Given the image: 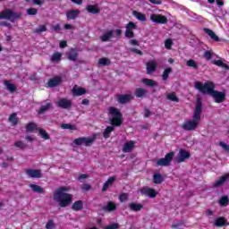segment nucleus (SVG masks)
Segmentation results:
<instances>
[{
    "instance_id": "37",
    "label": "nucleus",
    "mask_w": 229,
    "mask_h": 229,
    "mask_svg": "<svg viewBox=\"0 0 229 229\" xmlns=\"http://www.w3.org/2000/svg\"><path fill=\"white\" fill-rule=\"evenodd\" d=\"M4 85L7 89V90H9V92H11L12 94H13V92H15V90H17V86L11 83L10 81H5Z\"/></svg>"
},
{
    "instance_id": "22",
    "label": "nucleus",
    "mask_w": 229,
    "mask_h": 229,
    "mask_svg": "<svg viewBox=\"0 0 229 229\" xmlns=\"http://www.w3.org/2000/svg\"><path fill=\"white\" fill-rule=\"evenodd\" d=\"M102 210L105 212H114V210H117V204L114 201H109L102 208Z\"/></svg>"
},
{
    "instance_id": "28",
    "label": "nucleus",
    "mask_w": 229,
    "mask_h": 229,
    "mask_svg": "<svg viewBox=\"0 0 229 229\" xmlns=\"http://www.w3.org/2000/svg\"><path fill=\"white\" fill-rule=\"evenodd\" d=\"M132 15L140 22H146L148 21V18L146 17V14L138 12V11H133Z\"/></svg>"
},
{
    "instance_id": "35",
    "label": "nucleus",
    "mask_w": 229,
    "mask_h": 229,
    "mask_svg": "<svg viewBox=\"0 0 229 229\" xmlns=\"http://www.w3.org/2000/svg\"><path fill=\"white\" fill-rule=\"evenodd\" d=\"M141 82L147 87H157L158 85L156 81L148 78L142 79Z\"/></svg>"
},
{
    "instance_id": "15",
    "label": "nucleus",
    "mask_w": 229,
    "mask_h": 229,
    "mask_svg": "<svg viewBox=\"0 0 229 229\" xmlns=\"http://www.w3.org/2000/svg\"><path fill=\"white\" fill-rule=\"evenodd\" d=\"M56 106L63 108V110H69L72 106V101L64 98H60L56 103Z\"/></svg>"
},
{
    "instance_id": "14",
    "label": "nucleus",
    "mask_w": 229,
    "mask_h": 229,
    "mask_svg": "<svg viewBox=\"0 0 229 229\" xmlns=\"http://www.w3.org/2000/svg\"><path fill=\"white\" fill-rule=\"evenodd\" d=\"M150 21L156 24H167V17L162 14H150Z\"/></svg>"
},
{
    "instance_id": "5",
    "label": "nucleus",
    "mask_w": 229,
    "mask_h": 229,
    "mask_svg": "<svg viewBox=\"0 0 229 229\" xmlns=\"http://www.w3.org/2000/svg\"><path fill=\"white\" fill-rule=\"evenodd\" d=\"M0 19L1 20H7L11 22H13L15 19H21V13L13 12L12 9H5L0 12Z\"/></svg>"
},
{
    "instance_id": "8",
    "label": "nucleus",
    "mask_w": 229,
    "mask_h": 229,
    "mask_svg": "<svg viewBox=\"0 0 229 229\" xmlns=\"http://www.w3.org/2000/svg\"><path fill=\"white\" fill-rule=\"evenodd\" d=\"M114 33H115L116 37H121V35H123V30L118 29L116 30H107L100 37V40H102V42H108L110 38L114 37Z\"/></svg>"
},
{
    "instance_id": "33",
    "label": "nucleus",
    "mask_w": 229,
    "mask_h": 229,
    "mask_svg": "<svg viewBox=\"0 0 229 229\" xmlns=\"http://www.w3.org/2000/svg\"><path fill=\"white\" fill-rule=\"evenodd\" d=\"M226 218L220 216L216 219L215 221V226H217L218 228H222L223 226H226Z\"/></svg>"
},
{
    "instance_id": "19",
    "label": "nucleus",
    "mask_w": 229,
    "mask_h": 229,
    "mask_svg": "<svg viewBox=\"0 0 229 229\" xmlns=\"http://www.w3.org/2000/svg\"><path fill=\"white\" fill-rule=\"evenodd\" d=\"M66 56L67 58L71 61V62H76V60H78V50H76V48H71L67 53H66Z\"/></svg>"
},
{
    "instance_id": "43",
    "label": "nucleus",
    "mask_w": 229,
    "mask_h": 229,
    "mask_svg": "<svg viewBox=\"0 0 229 229\" xmlns=\"http://www.w3.org/2000/svg\"><path fill=\"white\" fill-rule=\"evenodd\" d=\"M111 64H112V62L110 61V59H108L106 57H102V58L98 59V65L108 66Z\"/></svg>"
},
{
    "instance_id": "54",
    "label": "nucleus",
    "mask_w": 229,
    "mask_h": 229,
    "mask_svg": "<svg viewBox=\"0 0 229 229\" xmlns=\"http://www.w3.org/2000/svg\"><path fill=\"white\" fill-rule=\"evenodd\" d=\"M37 13H38L37 8L30 7L27 10V15H37Z\"/></svg>"
},
{
    "instance_id": "4",
    "label": "nucleus",
    "mask_w": 229,
    "mask_h": 229,
    "mask_svg": "<svg viewBox=\"0 0 229 229\" xmlns=\"http://www.w3.org/2000/svg\"><path fill=\"white\" fill-rule=\"evenodd\" d=\"M61 208H65L72 203V195L71 193H61L54 196Z\"/></svg>"
},
{
    "instance_id": "6",
    "label": "nucleus",
    "mask_w": 229,
    "mask_h": 229,
    "mask_svg": "<svg viewBox=\"0 0 229 229\" xmlns=\"http://www.w3.org/2000/svg\"><path fill=\"white\" fill-rule=\"evenodd\" d=\"M173 158H174V152L172 151L167 153L165 157L159 158L156 161V167H167L171 165Z\"/></svg>"
},
{
    "instance_id": "40",
    "label": "nucleus",
    "mask_w": 229,
    "mask_h": 229,
    "mask_svg": "<svg viewBox=\"0 0 229 229\" xmlns=\"http://www.w3.org/2000/svg\"><path fill=\"white\" fill-rule=\"evenodd\" d=\"M166 99L169 101H174V103H178L180 101V98L176 97V94L174 92L167 93Z\"/></svg>"
},
{
    "instance_id": "18",
    "label": "nucleus",
    "mask_w": 229,
    "mask_h": 229,
    "mask_svg": "<svg viewBox=\"0 0 229 229\" xmlns=\"http://www.w3.org/2000/svg\"><path fill=\"white\" fill-rule=\"evenodd\" d=\"M135 148V141L130 140L124 143L122 151L123 153H131Z\"/></svg>"
},
{
    "instance_id": "25",
    "label": "nucleus",
    "mask_w": 229,
    "mask_h": 229,
    "mask_svg": "<svg viewBox=\"0 0 229 229\" xmlns=\"http://www.w3.org/2000/svg\"><path fill=\"white\" fill-rule=\"evenodd\" d=\"M229 174H225L223 175L219 180L216 181L215 183L213 184V187L217 189V187H221V185L226 183L228 182Z\"/></svg>"
},
{
    "instance_id": "56",
    "label": "nucleus",
    "mask_w": 229,
    "mask_h": 229,
    "mask_svg": "<svg viewBox=\"0 0 229 229\" xmlns=\"http://www.w3.org/2000/svg\"><path fill=\"white\" fill-rule=\"evenodd\" d=\"M126 199H128V193H121L119 195V201L121 203H124V201H126Z\"/></svg>"
},
{
    "instance_id": "13",
    "label": "nucleus",
    "mask_w": 229,
    "mask_h": 229,
    "mask_svg": "<svg viewBox=\"0 0 229 229\" xmlns=\"http://www.w3.org/2000/svg\"><path fill=\"white\" fill-rule=\"evenodd\" d=\"M133 98H134V97L131 94L116 95V99L120 105H126V104L130 103V101H132Z\"/></svg>"
},
{
    "instance_id": "64",
    "label": "nucleus",
    "mask_w": 229,
    "mask_h": 229,
    "mask_svg": "<svg viewBox=\"0 0 229 229\" xmlns=\"http://www.w3.org/2000/svg\"><path fill=\"white\" fill-rule=\"evenodd\" d=\"M81 189L82 191H89V189H91V186L89 183H85L82 185Z\"/></svg>"
},
{
    "instance_id": "51",
    "label": "nucleus",
    "mask_w": 229,
    "mask_h": 229,
    "mask_svg": "<svg viewBox=\"0 0 229 229\" xmlns=\"http://www.w3.org/2000/svg\"><path fill=\"white\" fill-rule=\"evenodd\" d=\"M44 31H47V27L46 25H42L37 29L34 30V33H44Z\"/></svg>"
},
{
    "instance_id": "9",
    "label": "nucleus",
    "mask_w": 229,
    "mask_h": 229,
    "mask_svg": "<svg viewBox=\"0 0 229 229\" xmlns=\"http://www.w3.org/2000/svg\"><path fill=\"white\" fill-rule=\"evenodd\" d=\"M137 28V23L133 22V21H129L126 25H125V38H135V32H133V30Z\"/></svg>"
},
{
    "instance_id": "52",
    "label": "nucleus",
    "mask_w": 229,
    "mask_h": 229,
    "mask_svg": "<svg viewBox=\"0 0 229 229\" xmlns=\"http://www.w3.org/2000/svg\"><path fill=\"white\" fill-rule=\"evenodd\" d=\"M36 128H37V124L34 123H29L26 125L27 131H34Z\"/></svg>"
},
{
    "instance_id": "20",
    "label": "nucleus",
    "mask_w": 229,
    "mask_h": 229,
    "mask_svg": "<svg viewBox=\"0 0 229 229\" xmlns=\"http://www.w3.org/2000/svg\"><path fill=\"white\" fill-rule=\"evenodd\" d=\"M73 96H83L84 94H87V89L85 88H80L78 85L73 86L72 89Z\"/></svg>"
},
{
    "instance_id": "30",
    "label": "nucleus",
    "mask_w": 229,
    "mask_h": 229,
    "mask_svg": "<svg viewBox=\"0 0 229 229\" xmlns=\"http://www.w3.org/2000/svg\"><path fill=\"white\" fill-rule=\"evenodd\" d=\"M29 187L32 190V192H38V194H46V191L41 186L37 184H30Z\"/></svg>"
},
{
    "instance_id": "42",
    "label": "nucleus",
    "mask_w": 229,
    "mask_h": 229,
    "mask_svg": "<svg viewBox=\"0 0 229 229\" xmlns=\"http://www.w3.org/2000/svg\"><path fill=\"white\" fill-rule=\"evenodd\" d=\"M49 108H51V103H47L45 106H40L39 110L38 111V114H39L40 115L42 114H46V112H47Z\"/></svg>"
},
{
    "instance_id": "47",
    "label": "nucleus",
    "mask_w": 229,
    "mask_h": 229,
    "mask_svg": "<svg viewBox=\"0 0 229 229\" xmlns=\"http://www.w3.org/2000/svg\"><path fill=\"white\" fill-rule=\"evenodd\" d=\"M60 60H62V53H60V52L54 53L51 57V61L52 62H60Z\"/></svg>"
},
{
    "instance_id": "10",
    "label": "nucleus",
    "mask_w": 229,
    "mask_h": 229,
    "mask_svg": "<svg viewBox=\"0 0 229 229\" xmlns=\"http://www.w3.org/2000/svg\"><path fill=\"white\" fill-rule=\"evenodd\" d=\"M189 158H191V152H189L183 148H181V149H179V153L175 159V162L177 164H182V162L189 160Z\"/></svg>"
},
{
    "instance_id": "39",
    "label": "nucleus",
    "mask_w": 229,
    "mask_h": 229,
    "mask_svg": "<svg viewBox=\"0 0 229 229\" xmlns=\"http://www.w3.org/2000/svg\"><path fill=\"white\" fill-rule=\"evenodd\" d=\"M9 123H12L13 126L19 124V118L17 117V113H13L9 116Z\"/></svg>"
},
{
    "instance_id": "23",
    "label": "nucleus",
    "mask_w": 229,
    "mask_h": 229,
    "mask_svg": "<svg viewBox=\"0 0 229 229\" xmlns=\"http://www.w3.org/2000/svg\"><path fill=\"white\" fill-rule=\"evenodd\" d=\"M117 180V177L115 176H111L107 179V181L104 183L102 187V192H106V191L114 185V182Z\"/></svg>"
},
{
    "instance_id": "11",
    "label": "nucleus",
    "mask_w": 229,
    "mask_h": 229,
    "mask_svg": "<svg viewBox=\"0 0 229 229\" xmlns=\"http://www.w3.org/2000/svg\"><path fill=\"white\" fill-rule=\"evenodd\" d=\"M211 98H213L215 103H225L226 101V93L222 91L215 90L211 94Z\"/></svg>"
},
{
    "instance_id": "50",
    "label": "nucleus",
    "mask_w": 229,
    "mask_h": 229,
    "mask_svg": "<svg viewBox=\"0 0 229 229\" xmlns=\"http://www.w3.org/2000/svg\"><path fill=\"white\" fill-rule=\"evenodd\" d=\"M188 67H192V69H198V63L194 59H190L186 62Z\"/></svg>"
},
{
    "instance_id": "1",
    "label": "nucleus",
    "mask_w": 229,
    "mask_h": 229,
    "mask_svg": "<svg viewBox=\"0 0 229 229\" xmlns=\"http://www.w3.org/2000/svg\"><path fill=\"white\" fill-rule=\"evenodd\" d=\"M203 112V101L201 98H197L195 110L193 111V119L184 122L181 128L184 131H194L199 126V122L201 121V113Z\"/></svg>"
},
{
    "instance_id": "17",
    "label": "nucleus",
    "mask_w": 229,
    "mask_h": 229,
    "mask_svg": "<svg viewBox=\"0 0 229 229\" xmlns=\"http://www.w3.org/2000/svg\"><path fill=\"white\" fill-rule=\"evenodd\" d=\"M81 11L80 10H69L66 12V19L67 21H74L80 17Z\"/></svg>"
},
{
    "instance_id": "38",
    "label": "nucleus",
    "mask_w": 229,
    "mask_h": 229,
    "mask_svg": "<svg viewBox=\"0 0 229 229\" xmlns=\"http://www.w3.org/2000/svg\"><path fill=\"white\" fill-rule=\"evenodd\" d=\"M171 72H173V68L171 67H167L164 70L162 75L163 81H167V80L169 79V74H171Z\"/></svg>"
},
{
    "instance_id": "29",
    "label": "nucleus",
    "mask_w": 229,
    "mask_h": 229,
    "mask_svg": "<svg viewBox=\"0 0 229 229\" xmlns=\"http://www.w3.org/2000/svg\"><path fill=\"white\" fill-rule=\"evenodd\" d=\"M164 180L165 179L164 178V176H162V174H153V183H156L157 185H160L164 183Z\"/></svg>"
},
{
    "instance_id": "7",
    "label": "nucleus",
    "mask_w": 229,
    "mask_h": 229,
    "mask_svg": "<svg viewBox=\"0 0 229 229\" xmlns=\"http://www.w3.org/2000/svg\"><path fill=\"white\" fill-rule=\"evenodd\" d=\"M96 134H94L92 138L81 137L75 139L73 140V143L75 144V146H81V144H84L86 147H89L92 146V143L96 140Z\"/></svg>"
},
{
    "instance_id": "46",
    "label": "nucleus",
    "mask_w": 229,
    "mask_h": 229,
    "mask_svg": "<svg viewBox=\"0 0 229 229\" xmlns=\"http://www.w3.org/2000/svg\"><path fill=\"white\" fill-rule=\"evenodd\" d=\"M61 128H63V130H73V131L78 130V128L76 127V125L71 124V123H63V124L61 125Z\"/></svg>"
},
{
    "instance_id": "36",
    "label": "nucleus",
    "mask_w": 229,
    "mask_h": 229,
    "mask_svg": "<svg viewBox=\"0 0 229 229\" xmlns=\"http://www.w3.org/2000/svg\"><path fill=\"white\" fill-rule=\"evenodd\" d=\"M146 94H148V90H146L142 88L136 89V90L134 92V96H136V98H144V96H146Z\"/></svg>"
},
{
    "instance_id": "44",
    "label": "nucleus",
    "mask_w": 229,
    "mask_h": 229,
    "mask_svg": "<svg viewBox=\"0 0 229 229\" xmlns=\"http://www.w3.org/2000/svg\"><path fill=\"white\" fill-rule=\"evenodd\" d=\"M219 205L221 207H228V203H229V199L228 196H223L219 201H218Z\"/></svg>"
},
{
    "instance_id": "27",
    "label": "nucleus",
    "mask_w": 229,
    "mask_h": 229,
    "mask_svg": "<svg viewBox=\"0 0 229 229\" xmlns=\"http://www.w3.org/2000/svg\"><path fill=\"white\" fill-rule=\"evenodd\" d=\"M144 208V206L140 203H130L129 204V209L131 210V212H140Z\"/></svg>"
},
{
    "instance_id": "63",
    "label": "nucleus",
    "mask_w": 229,
    "mask_h": 229,
    "mask_svg": "<svg viewBox=\"0 0 229 229\" xmlns=\"http://www.w3.org/2000/svg\"><path fill=\"white\" fill-rule=\"evenodd\" d=\"M182 225H183L182 222H179V223H177V224H173V225H171V228H173V229L180 228V226H182Z\"/></svg>"
},
{
    "instance_id": "3",
    "label": "nucleus",
    "mask_w": 229,
    "mask_h": 229,
    "mask_svg": "<svg viewBox=\"0 0 229 229\" xmlns=\"http://www.w3.org/2000/svg\"><path fill=\"white\" fill-rule=\"evenodd\" d=\"M109 114L112 115L110 123L113 128H119L123 124V114L117 107L111 106L109 108Z\"/></svg>"
},
{
    "instance_id": "45",
    "label": "nucleus",
    "mask_w": 229,
    "mask_h": 229,
    "mask_svg": "<svg viewBox=\"0 0 229 229\" xmlns=\"http://www.w3.org/2000/svg\"><path fill=\"white\" fill-rule=\"evenodd\" d=\"M69 191V187L67 186H63L60 187L56 190L55 194V195H60V194H67L66 192Z\"/></svg>"
},
{
    "instance_id": "48",
    "label": "nucleus",
    "mask_w": 229,
    "mask_h": 229,
    "mask_svg": "<svg viewBox=\"0 0 229 229\" xmlns=\"http://www.w3.org/2000/svg\"><path fill=\"white\" fill-rule=\"evenodd\" d=\"M214 55H216V54H214V51L212 49L206 50L204 52V58H206V60H208V61H210V59L212 58V56H214Z\"/></svg>"
},
{
    "instance_id": "2",
    "label": "nucleus",
    "mask_w": 229,
    "mask_h": 229,
    "mask_svg": "<svg viewBox=\"0 0 229 229\" xmlns=\"http://www.w3.org/2000/svg\"><path fill=\"white\" fill-rule=\"evenodd\" d=\"M195 89L200 91L201 94L211 96V94L216 90V84L210 81H205L204 84L201 81H196Z\"/></svg>"
},
{
    "instance_id": "58",
    "label": "nucleus",
    "mask_w": 229,
    "mask_h": 229,
    "mask_svg": "<svg viewBox=\"0 0 229 229\" xmlns=\"http://www.w3.org/2000/svg\"><path fill=\"white\" fill-rule=\"evenodd\" d=\"M47 229H55V223L53 220H49L46 225Z\"/></svg>"
},
{
    "instance_id": "55",
    "label": "nucleus",
    "mask_w": 229,
    "mask_h": 229,
    "mask_svg": "<svg viewBox=\"0 0 229 229\" xmlns=\"http://www.w3.org/2000/svg\"><path fill=\"white\" fill-rule=\"evenodd\" d=\"M219 146L220 148H222V149H224L226 153H229V145L225 143V141H220L219 142Z\"/></svg>"
},
{
    "instance_id": "34",
    "label": "nucleus",
    "mask_w": 229,
    "mask_h": 229,
    "mask_svg": "<svg viewBox=\"0 0 229 229\" xmlns=\"http://www.w3.org/2000/svg\"><path fill=\"white\" fill-rule=\"evenodd\" d=\"M115 128L114 126H107L103 132L104 139H110V135H112V131H114Z\"/></svg>"
},
{
    "instance_id": "53",
    "label": "nucleus",
    "mask_w": 229,
    "mask_h": 229,
    "mask_svg": "<svg viewBox=\"0 0 229 229\" xmlns=\"http://www.w3.org/2000/svg\"><path fill=\"white\" fill-rule=\"evenodd\" d=\"M15 148H20L21 149H24L25 148H28V145L26 143H23L21 140H18L14 143Z\"/></svg>"
},
{
    "instance_id": "32",
    "label": "nucleus",
    "mask_w": 229,
    "mask_h": 229,
    "mask_svg": "<svg viewBox=\"0 0 229 229\" xmlns=\"http://www.w3.org/2000/svg\"><path fill=\"white\" fill-rule=\"evenodd\" d=\"M86 10H87V12H89V13H92L93 15H96V14L99 13V12H100L99 8L96 4L87 5Z\"/></svg>"
},
{
    "instance_id": "12",
    "label": "nucleus",
    "mask_w": 229,
    "mask_h": 229,
    "mask_svg": "<svg viewBox=\"0 0 229 229\" xmlns=\"http://www.w3.org/2000/svg\"><path fill=\"white\" fill-rule=\"evenodd\" d=\"M140 192L142 196H148V198H155L158 195V192H157V190L153 188H149L148 186L142 187L140 189Z\"/></svg>"
},
{
    "instance_id": "60",
    "label": "nucleus",
    "mask_w": 229,
    "mask_h": 229,
    "mask_svg": "<svg viewBox=\"0 0 229 229\" xmlns=\"http://www.w3.org/2000/svg\"><path fill=\"white\" fill-rule=\"evenodd\" d=\"M87 178H89V174H81L79 175V177L77 178V180L79 182H81V180H87Z\"/></svg>"
},
{
    "instance_id": "16",
    "label": "nucleus",
    "mask_w": 229,
    "mask_h": 229,
    "mask_svg": "<svg viewBox=\"0 0 229 229\" xmlns=\"http://www.w3.org/2000/svg\"><path fill=\"white\" fill-rule=\"evenodd\" d=\"M26 174L30 178H42V170H40V169H27Z\"/></svg>"
},
{
    "instance_id": "57",
    "label": "nucleus",
    "mask_w": 229,
    "mask_h": 229,
    "mask_svg": "<svg viewBox=\"0 0 229 229\" xmlns=\"http://www.w3.org/2000/svg\"><path fill=\"white\" fill-rule=\"evenodd\" d=\"M165 49H171V47H173V40L172 39H166L165 41Z\"/></svg>"
},
{
    "instance_id": "61",
    "label": "nucleus",
    "mask_w": 229,
    "mask_h": 229,
    "mask_svg": "<svg viewBox=\"0 0 229 229\" xmlns=\"http://www.w3.org/2000/svg\"><path fill=\"white\" fill-rule=\"evenodd\" d=\"M59 47L61 49H65V47H67V41L66 40H62L59 43Z\"/></svg>"
},
{
    "instance_id": "26",
    "label": "nucleus",
    "mask_w": 229,
    "mask_h": 229,
    "mask_svg": "<svg viewBox=\"0 0 229 229\" xmlns=\"http://www.w3.org/2000/svg\"><path fill=\"white\" fill-rule=\"evenodd\" d=\"M204 31L207 35H208V37H210L211 40H214V42H219V36H216L214 30L208 28H204Z\"/></svg>"
},
{
    "instance_id": "59",
    "label": "nucleus",
    "mask_w": 229,
    "mask_h": 229,
    "mask_svg": "<svg viewBox=\"0 0 229 229\" xmlns=\"http://www.w3.org/2000/svg\"><path fill=\"white\" fill-rule=\"evenodd\" d=\"M106 229H119V224L117 223L111 224L110 225H107Z\"/></svg>"
},
{
    "instance_id": "31",
    "label": "nucleus",
    "mask_w": 229,
    "mask_h": 229,
    "mask_svg": "<svg viewBox=\"0 0 229 229\" xmlns=\"http://www.w3.org/2000/svg\"><path fill=\"white\" fill-rule=\"evenodd\" d=\"M72 210L75 212H80V210H83V201L77 200L72 205Z\"/></svg>"
},
{
    "instance_id": "62",
    "label": "nucleus",
    "mask_w": 229,
    "mask_h": 229,
    "mask_svg": "<svg viewBox=\"0 0 229 229\" xmlns=\"http://www.w3.org/2000/svg\"><path fill=\"white\" fill-rule=\"evenodd\" d=\"M0 26H4L5 28H12V23L7 21H1Z\"/></svg>"
},
{
    "instance_id": "24",
    "label": "nucleus",
    "mask_w": 229,
    "mask_h": 229,
    "mask_svg": "<svg viewBox=\"0 0 229 229\" xmlns=\"http://www.w3.org/2000/svg\"><path fill=\"white\" fill-rule=\"evenodd\" d=\"M157 71V62L148 61L147 63V74H153Z\"/></svg>"
},
{
    "instance_id": "41",
    "label": "nucleus",
    "mask_w": 229,
    "mask_h": 229,
    "mask_svg": "<svg viewBox=\"0 0 229 229\" xmlns=\"http://www.w3.org/2000/svg\"><path fill=\"white\" fill-rule=\"evenodd\" d=\"M213 65H216L217 67H222L223 69H229L228 64H225L221 60H215L212 61Z\"/></svg>"
},
{
    "instance_id": "49",
    "label": "nucleus",
    "mask_w": 229,
    "mask_h": 229,
    "mask_svg": "<svg viewBox=\"0 0 229 229\" xmlns=\"http://www.w3.org/2000/svg\"><path fill=\"white\" fill-rule=\"evenodd\" d=\"M39 135L42 137V139H44L45 140H49L50 137H49V133H47V131H46V130L44 129H39Z\"/></svg>"
},
{
    "instance_id": "21",
    "label": "nucleus",
    "mask_w": 229,
    "mask_h": 229,
    "mask_svg": "<svg viewBox=\"0 0 229 229\" xmlns=\"http://www.w3.org/2000/svg\"><path fill=\"white\" fill-rule=\"evenodd\" d=\"M61 83H62V77L55 76L48 81V87L53 89L55 87H58V85Z\"/></svg>"
}]
</instances>
